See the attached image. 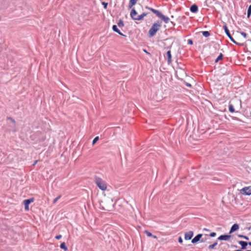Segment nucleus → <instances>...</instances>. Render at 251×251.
<instances>
[{
    "label": "nucleus",
    "mask_w": 251,
    "mask_h": 251,
    "mask_svg": "<svg viewBox=\"0 0 251 251\" xmlns=\"http://www.w3.org/2000/svg\"><path fill=\"white\" fill-rule=\"evenodd\" d=\"M62 237L61 235H58L55 236V238L57 240H59Z\"/></svg>",
    "instance_id": "nucleus-30"
},
{
    "label": "nucleus",
    "mask_w": 251,
    "mask_h": 251,
    "mask_svg": "<svg viewBox=\"0 0 251 251\" xmlns=\"http://www.w3.org/2000/svg\"><path fill=\"white\" fill-rule=\"evenodd\" d=\"M239 244L242 246V249L243 250L246 249V247L248 244L247 242L243 241H239Z\"/></svg>",
    "instance_id": "nucleus-13"
},
{
    "label": "nucleus",
    "mask_w": 251,
    "mask_h": 251,
    "mask_svg": "<svg viewBox=\"0 0 251 251\" xmlns=\"http://www.w3.org/2000/svg\"><path fill=\"white\" fill-rule=\"evenodd\" d=\"M217 242H215L214 244H213L212 245H211L210 246H209L208 247V249L209 250H211V249H214L217 245Z\"/></svg>",
    "instance_id": "nucleus-22"
},
{
    "label": "nucleus",
    "mask_w": 251,
    "mask_h": 251,
    "mask_svg": "<svg viewBox=\"0 0 251 251\" xmlns=\"http://www.w3.org/2000/svg\"><path fill=\"white\" fill-rule=\"evenodd\" d=\"M144 232L148 237L152 236L154 239H156L157 237L155 235H152V233L148 230H145Z\"/></svg>",
    "instance_id": "nucleus-17"
},
{
    "label": "nucleus",
    "mask_w": 251,
    "mask_h": 251,
    "mask_svg": "<svg viewBox=\"0 0 251 251\" xmlns=\"http://www.w3.org/2000/svg\"><path fill=\"white\" fill-rule=\"evenodd\" d=\"M239 228V225L237 224H235L232 226V227L230 230L229 233H231L238 230Z\"/></svg>",
    "instance_id": "nucleus-7"
},
{
    "label": "nucleus",
    "mask_w": 251,
    "mask_h": 251,
    "mask_svg": "<svg viewBox=\"0 0 251 251\" xmlns=\"http://www.w3.org/2000/svg\"><path fill=\"white\" fill-rule=\"evenodd\" d=\"M98 140H99V137L98 136L96 137L93 141V142H92L93 145H94L98 141Z\"/></svg>",
    "instance_id": "nucleus-26"
},
{
    "label": "nucleus",
    "mask_w": 251,
    "mask_h": 251,
    "mask_svg": "<svg viewBox=\"0 0 251 251\" xmlns=\"http://www.w3.org/2000/svg\"><path fill=\"white\" fill-rule=\"evenodd\" d=\"M158 17L160 18L166 23H168L170 20L168 17H166L164 15H162L161 13L159 15Z\"/></svg>",
    "instance_id": "nucleus-11"
},
{
    "label": "nucleus",
    "mask_w": 251,
    "mask_h": 251,
    "mask_svg": "<svg viewBox=\"0 0 251 251\" xmlns=\"http://www.w3.org/2000/svg\"><path fill=\"white\" fill-rule=\"evenodd\" d=\"M229 111L231 113H233L235 112V109L234 108V106L231 103H230L229 105Z\"/></svg>",
    "instance_id": "nucleus-19"
},
{
    "label": "nucleus",
    "mask_w": 251,
    "mask_h": 251,
    "mask_svg": "<svg viewBox=\"0 0 251 251\" xmlns=\"http://www.w3.org/2000/svg\"><path fill=\"white\" fill-rule=\"evenodd\" d=\"M37 162V161H35V162H34V163L33 164V165H35Z\"/></svg>",
    "instance_id": "nucleus-37"
},
{
    "label": "nucleus",
    "mask_w": 251,
    "mask_h": 251,
    "mask_svg": "<svg viewBox=\"0 0 251 251\" xmlns=\"http://www.w3.org/2000/svg\"><path fill=\"white\" fill-rule=\"evenodd\" d=\"M187 85H188V86H191V85H190V84H188Z\"/></svg>",
    "instance_id": "nucleus-41"
},
{
    "label": "nucleus",
    "mask_w": 251,
    "mask_h": 251,
    "mask_svg": "<svg viewBox=\"0 0 251 251\" xmlns=\"http://www.w3.org/2000/svg\"><path fill=\"white\" fill-rule=\"evenodd\" d=\"M190 10L193 13H196L198 11V7L196 4H193L190 7Z\"/></svg>",
    "instance_id": "nucleus-10"
},
{
    "label": "nucleus",
    "mask_w": 251,
    "mask_h": 251,
    "mask_svg": "<svg viewBox=\"0 0 251 251\" xmlns=\"http://www.w3.org/2000/svg\"><path fill=\"white\" fill-rule=\"evenodd\" d=\"M223 55L222 53H221L219 54V55L218 56V57L215 60V62L216 63L218 62L220 60H221L223 59Z\"/></svg>",
    "instance_id": "nucleus-21"
},
{
    "label": "nucleus",
    "mask_w": 251,
    "mask_h": 251,
    "mask_svg": "<svg viewBox=\"0 0 251 251\" xmlns=\"http://www.w3.org/2000/svg\"><path fill=\"white\" fill-rule=\"evenodd\" d=\"M244 235H238V237H240V238H243Z\"/></svg>",
    "instance_id": "nucleus-35"
},
{
    "label": "nucleus",
    "mask_w": 251,
    "mask_h": 251,
    "mask_svg": "<svg viewBox=\"0 0 251 251\" xmlns=\"http://www.w3.org/2000/svg\"><path fill=\"white\" fill-rule=\"evenodd\" d=\"M224 28L225 32H226V34L227 35V36L230 37L231 34H230L229 31L227 27L226 26V25H224Z\"/></svg>",
    "instance_id": "nucleus-18"
},
{
    "label": "nucleus",
    "mask_w": 251,
    "mask_h": 251,
    "mask_svg": "<svg viewBox=\"0 0 251 251\" xmlns=\"http://www.w3.org/2000/svg\"><path fill=\"white\" fill-rule=\"evenodd\" d=\"M137 14V13L136 10L134 9H132L130 12V17L134 20H142L144 18V17L147 15V13H143L141 15L136 16Z\"/></svg>",
    "instance_id": "nucleus-3"
},
{
    "label": "nucleus",
    "mask_w": 251,
    "mask_h": 251,
    "mask_svg": "<svg viewBox=\"0 0 251 251\" xmlns=\"http://www.w3.org/2000/svg\"><path fill=\"white\" fill-rule=\"evenodd\" d=\"M162 26V22L157 21L154 23L149 31V34L150 37L154 36L156 32L159 30Z\"/></svg>",
    "instance_id": "nucleus-1"
},
{
    "label": "nucleus",
    "mask_w": 251,
    "mask_h": 251,
    "mask_svg": "<svg viewBox=\"0 0 251 251\" xmlns=\"http://www.w3.org/2000/svg\"><path fill=\"white\" fill-rule=\"evenodd\" d=\"M61 198V195L58 196L57 198L54 199L53 201V203H55L57 201Z\"/></svg>",
    "instance_id": "nucleus-25"
},
{
    "label": "nucleus",
    "mask_w": 251,
    "mask_h": 251,
    "mask_svg": "<svg viewBox=\"0 0 251 251\" xmlns=\"http://www.w3.org/2000/svg\"><path fill=\"white\" fill-rule=\"evenodd\" d=\"M112 29L113 30L117 32L118 34H119L120 35H124L119 30V29L118 28L117 26L116 25H113V27H112Z\"/></svg>",
    "instance_id": "nucleus-16"
},
{
    "label": "nucleus",
    "mask_w": 251,
    "mask_h": 251,
    "mask_svg": "<svg viewBox=\"0 0 251 251\" xmlns=\"http://www.w3.org/2000/svg\"><path fill=\"white\" fill-rule=\"evenodd\" d=\"M137 1L138 0H130L128 4V8L131 9L133 6H134L136 3Z\"/></svg>",
    "instance_id": "nucleus-12"
},
{
    "label": "nucleus",
    "mask_w": 251,
    "mask_h": 251,
    "mask_svg": "<svg viewBox=\"0 0 251 251\" xmlns=\"http://www.w3.org/2000/svg\"><path fill=\"white\" fill-rule=\"evenodd\" d=\"M248 244H249V245L251 246V242H249V243H248Z\"/></svg>",
    "instance_id": "nucleus-39"
},
{
    "label": "nucleus",
    "mask_w": 251,
    "mask_h": 251,
    "mask_svg": "<svg viewBox=\"0 0 251 251\" xmlns=\"http://www.w3.org/2000/svg\"><path fill=\"white\" fill-rule=\"evenodd\" d=\"M240 193L243 195L250 196L251 195V186L245 187L240 191Z\"/></svg>",
    "instance_id": "nucleus-4"
},
{
    "label": "nucleus",
    "mask_w": 251,
    "mask_h": 251,
    "mask_svg": "<svg viewBox=\"0 0 251 251\" xmlns=\"http://www.w3.org/2000/svg\"><path fill=\"white\" fill-rule=\"evenodd\" d=\"M241 35L244 37V39L247 38V34L245 32H241Z\"/></svg>",
    "instance_id": "nucleus-28"
},
{
    "label": "nucleus",
    "mask_w": 251,
    "mask_h": 251,
    "mask_svg": "<svg viewBox=\"0 0 251 251\" xmlns=\"http://www.w3.org/2000/svg\"><path fill=\"white\" fill-rule=\"evenodd\" d=\"M104 6H105L104 7H106V6H107V3H104Z\"/></svg>",
    "instance_id": "nucleus-38"
},
{
    "label": "nucleus",
    "mask_w": 251,
    "mask_h": 251,
    "mask_svg": "<svg viewBox=\"0 0 251 251\" xmlns=\"http://www.w3.org/2000/svg\"><path fill=\"white\" fill-rule=\"evenodd\" d=\"M178 242L180 243H182L183 240H182V238L181 237H179V238H178Z\"/></svg>",
    "instance_id": "nucleus-32"
},
{
    "label": "nucleus",
    "mask_w": 251,
    "mask_h": 251,
    "mask_svg": "<svg viewBox=\"0 0 251 251\" xmlns=\"http://www.w3.org/2000/svg\"><path fill=\"white\" fill-rule=\"evenodd\" d=\"M193 235L192 231H189L185 234V239L186 240H190Z\"/></svg>",
    "instance_id": "nucleus-6"
},
{
    "label": "nucleus",
    "mask_w": 251,
    "mask_h": 251,
    "mask_svg": "<svg viewBox=\"0 0 251 251\" xmlns=\"http://www.w3.org/2000/svg\"><path fill=\"white\" fill-rule=\"evenodd\" d=\"M60 248L64 250L65 251H68V248L67 247H66V244H65V242H63L60 245Z\"/></svg>",
    "instance_id": "nucleus-20"
},
{
    "label": "nucleus",
    "mask_w": 251,
    "mask_h": 251,
    "mask_svg": "<svg viewBox=\"0 0 251 251\" xmlns=\"http://www.w3.org/2000/svg\"><path fill=\"white\" fill-rule=\"evenodd\" d=\"M243 238L245 239L246 240H249V238L246 236H244Z\"/></svg>",
    "instance_id": "nucleus-34"
},
{
    "label": "nucleus",
    "mask_w": 251,
    "mask_h": 251,
    "mask_svg": "<svg viewBox=\"0 0 251 251\" xmlns=\"http://www.w3.org/2000/svg\"><path fill=\"white\" fill-rule=\"evenodd\" d=\"M148 8L149 10H150L151 11H152L153 13L155 14L158 17L161 14V13L159 11H158V10H155L152 8L148 7Z\"/></svg>",
    "instance_id": "nucleus-15"
},
{
    "label": "nucleus",
    "mask_w": 251,
    "mask_h": 251,
    "mask_svg": "<svg viewBox=\"0 0 251 251\" xmlns=\"http://www.w3.org/2000/svg\"><path fill=\"white\" fill-rule=\"evenodd\" d=\"M231 40V41H232L234 43H235V44H237V45H242L241 44H240V43H239L236 42L234 40V39H233V38L232 40Z\"/></svg>",
    "instance_id": "nucleus-31"
},
{
    "label": "nucleus",
    "mask_w": 251,
    "mask_h": 251,
    "mask_svg": "<svg viewBox=\"0 0 251 251\" xmlns=\"http://www.w3.org/2000/svg\"><path fill=\"white\" fill-rule=\"evenodd\" d=\"M251 14V5H250L249 6L248 9V14H247L248 18L250 17Z\"/></svg>",
    "instance_id": "nucleus-23"
},
{
    "label": "nucleus",
    "mask_w": 251,
    "mask_h": 251,
    "mask_svg": "<svg viewBox=\"0 0 251 251\" xmlns=\"http://www.w3.org/2000/svg\"><path fill=\"white\" fill-rule=\"evenodd\" d=\"M216 234L215 232H211L210 234V236L211 237H215L216 236Z\"/></svg>",
    "instance_id": "nucleus-29"
},
{
    "label": "nucleus",
    "mask_w": 251,
    "mask_h": 251,
    "mask_svg": "<svg viewBox=\"0 0 251 251\" xmlns=\"http://www.w3.org/2000/svg\"><path fill=\"white\" fill-rule=\"evenodd\" d=\"M118 25H119V26H120V27H122V26H124V23H123V22H122V21H120V22H119V23H118Z\"/></svg>",
    "instance_id": "nucleus-27"
},
{
    "label": "nucleus",
    "mask_w": 251,
    "mask_h": 251,
    "mask_svg": "<svg viewBox=\"0 0 251 251\" xmlns=\"http://www.w3.org/2000/svg\"><path fill=\"white\" fill-rule=\"evenodd\" d=\"M166 55L168 58V63H170L172 62V56L171 50H168L167 52Z\"/></svg>",
    "instance_id": "nucleus-14"
},
{
    "label": "nucleus",
    "mask_w": 251,
    "mask_h": 251,
    "mask_svg": "<svg viewBox=\"0 0 251 251\" xmlns=\"http://www.w3.org/2000/svg\"><path fill=\"white\" fill-rule=\"evenodd\" d=\"M95 183L97 186L102 191H104L107 189V184L102 178L97 177L95 178Z\"/></svg>",
    "instance_id": "nucleus-2"
},
{
    "label": "nucleus",
    "mask_w": 251,
    "mask_h": 251,
    "mask_svg": "<svg viewBox=\"0 0 251 251\" xmlns=\"http://www.w3.org/2000/svg\"><path fill=\"white\" fill-rule=\"evenodd\" d=\"M230 235H222L218 237V239L220 240H225L227 241L230 238Z\"/></svg>",
    "instance_id": "nucleus-8"
},
{
    "label": "nucleus",
    "mask_w": 251,
    "mask_h": 251,
    "mask_svg": "<svg viewBox=\"0 0 251 251\" xmlns=\"http://www.w3.org/2000/svg\"><path fill=\"white\" fill-rule=\"evenodd\" d=\"M33 201V199H30L24 200L23 201L25 205V210L28 211L29 210V204Z\"/></svg>",
    "instance_id": "nucleus-5"
},
{
    "label": "nucleus",
    "mask_w": 251,
    "mask_h": 251,
    "mask_svg": "<svg viewBox=\"0 0 251 251\" xmlns=\"http://www.w3.org/2000/svg\"><path fill=\"white\" fill-rule=\"evenodd\" d=\"M202 35L205 37H208L210 35V33L207 31H204L202 32Z\"/></svg>",
    "instance_id": "nucleus-24"
},
{
    "label": "nucleus",
    "mask_w": 251,
    "mask_h": 251,
    "mask_svg": "<svg viewBox=\"0 0 251 251\" xmlns=\"http://www.w3.org/2000/svg\"><path fill=\"white\" fill-rule=\"evenodd\" d=\"M236 102H237V103H239L238 100H236Z\"/></svg>",
    "instance_id": "nucleus-42"
},
{
    "label": "nucleus",
    "mask_w": 251,
    "mask_h": 251,
    "mask_svg": "<svg viewBox=\"0 0 251 251\" xmlns=\"http://www.w3.org/2000/svg\"><path fill=\"white\" fill-rule=\"evenodd\" d=\"M188 42L189 44H190V45L193 44V41L191 40H189Z\"/></svg>",
    "instance_id": "nucleus-33"
},
{
    "label": "nucleus",
    "mask_w": 251,
    "mask_h": 251,
    "mask_svg": "<svg viewBox=\"0 0 251 251\" xmlns=\"http://www.w3.org/2000/svg\"><path fill=\"white\" fill-rule=\"evenodd\" d=\"M230 40H232L233 39L232 37L231 36V35H230V37H228Z\"/></svg>",
    "instance_id": "nucleus-36"
},
{
    "label": "nucleus",
    "mask_w": 251,
    "mask_h": 251,
    "mask_svg": "<svg viewBox=\"0 0 251 251\" xmlns=\"http://www.w3.org/2000/svg\"><path fill=\"white\" fill-rule=\"evenodd\" d=\"M144 51L146 52V53H148V52L147 51V50H144Z\"/></svg>",
    "instance_id": "nucleus-40"
},
{
    "label": "nucleus",
    "mask_w": 251,
    "mask_h": 251,
    "mask_svg": "<svg viewBox=\"0 0 251 251\" xmlns=\"http://www.w3.org/2000/svg\"><path fill=\"white\" fill-rule=\"evenodd\" d=\"M202 236V234H199L197 235L196 236H195L192 239V243H194V244L197 243V242H198L200 240V239L201 238Z\"/></svg>",
    "instance_id": "nucleus-9"
}]
</instances>
